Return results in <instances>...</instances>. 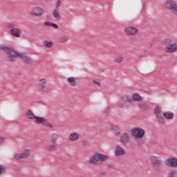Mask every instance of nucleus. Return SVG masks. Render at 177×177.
Returning <instances> with one entry per match:
<instances>
[{
    "label": "nucleus",
    "mask_w": 177,
    "mask_h": 177,
    "mask_svg": "<svg viewBox=\"0 0 177 177\" xmlns=\"http://www.w3.org/2000/svg\"><path fill=\"white\" fill-rule=\"evenodd\" d=\"M26 117L28 120H35V124L45 125L48 128H53L52 123L49 122L46 119L43 117L37 116L31 109H28L26 112Z\"/></svg>",
    "instance_id": "obj_1"
},
{
    "label": "nucleus",
    "mask_w": 177,
    "mask_h": 177,
    "mask_svg": "<svg viewBox=\"0 0 177 177\" xmlns=\"http://www.w3.org/2000/svg\"><path fill=\"white\" fill-rule=\"evenodd\" d=\"M17 57L23 60L24 63L26 64H32V63H34V61H32L31 57H28L27 54L17 53L15 50H12L8 61L13 63V62H16V59H17Z\"/></svg>",
    "instance_id": "obj_2"
},
{
    "label": "nucleus",
    "mask_w": 177,
    "mask_h": 177,
    "mask_svg": "<svg viewBox=\"0 0 177 177\" xmlns=\"http://www.w3.org/2000/svg\"><path fill=\"white\" fill-rule=\"evenodd\" d=\"M107 160H109V156H107V155L95 153L90 158L89 162L93 165H99L100 162H104V161H107Z\"/></svg>",
    "instance_id": "obj_3"
},
{
    "label": "nucleus",
    "mask_w": 177,
    "mask_h": 177,
    "mask_svg": "<svg viewBox=\"0 0 177 177\" xmlns=\"http://www.w3.org/2000/svg\"><path fill=\"white\" fill-rule=\"evenodd\" d=\"M132 98L131 96L124 95L121 97L118 104L120 109H128V107H132Z\"/></svg>",
    "instance_id": "obj_4"
},
{
    "label": "nucleus",
    "mask_w": 177,
    "mask_h": 177,
    "mask_svg": "<svg viewBox=\"0 0 177 177\" xmlns=\"http://www.w3.org/2000/svg\"><path fill=\"white\" fill-rule=\"evenodd\" d=\"M151 162L153 165L155 171H160V168L162 167V160L158 156H151Z\"/></svg>",
    "instance_id": "obj_5"
},
{
    "label": "nucleus",
    "mask_w": 177,
    "mask_h": 177,
    "mask_svg": "<svg viewBox=\"0 0 177 177\" xmlns=\"http://www.w3.org/2000/svg\"><path fill=\"white\" fill-rule=\"evenodd\" d=\"M165 48L167 53H174V52H176L177 46L172 42V40L167 39L165 41Z\"/></svg>",
    "instance_id": "obj_6"
},
{
    "label": "nucleus",
    "mask_w": 177,
    "mask_h": 177,
    "mask_svg": "<svg viewBox=\"0 0 177 177\" xmlns=\"http://www.w3.org/2000/svg\"><path fill=\"white\" fill-rule=\"evenodd\" d=\"M145 133H146V131L140 127H135L131 129V135L132 136H135L136 139L145 138Z\"/></svg>",
    "instance_id": "obj_7"
},
{
    "label": "nucleus",
    "mask_w": 177,
    "mask_h": 177,
    "mask_svg": "<svg viewBox=\"0 0 177 177\" xmlns=\"http://www.w3.org/2000/svg\"><path fill=\"white\" fill-rule=\"evenodd\" d=\"M46 79H41L39 81V89L41 92H49V88L46 86Z\"/></svg>",
    "instance_id": "obj_8"
},
{
    "label": "nucleus",
    "mask_w": 177,
    "mask_h": 177,
    "mask_svg": "<svg viewBox=\"0 0 177 177\" xmlns=\"http://www.w3.org/2000/svg\"><path fill=\"white\" fill-rule=\"evenodd\" d=\"M30 156V150L26 149L22 153L16 154L15 158L16 160H23L27 158Z\"/></svg>",
    "instance_id": "obj_9"
},
{
    "label": "nucleus",
    "mask_w": 177,
    "mask_h": 177,
    "mask_svg": "<svg viewBox=\"0 0 177 177\" xmlns=\"http://www.w3.org/2000/svg\"><path fill=\"white\" fill-rule=\"evenodd\" d=\"M44 12L45 11L44 10V9H42V8L36 7L32 10V16H37V17H41V16H42Z\"/></svg>",
    "instance_id": "obj_10"
},
{
    "label": "nucleus",
    "mask_w": 177,
    "mask_h": 177,
    "mask_svg": "<svg viewBox=\"0 0 177 177\" xmlns=\"http://www.w3.org/2000/svg\"><path fill=\"white\" fill-rule=\"evenodd\" d=\"M165 162L167 167H171V168H177L176 158H169Z\"/></svg>",
    "instance_id": "obj_11"
},
{
    "label": "nucleus",
    "mask_w": 177,
    "mask_h": 177,
    "mask_svg": "<svg viewBox=\"0 0 177 177\" xmlns=\"http://www.w3.org/2000/svg\"><path fill=\"white\" fill-rule=\"evenodd\" d=\"M124 31L128 35H136L138 34V30L133 26H127L124 28Z\"/></svg>",
    "instance_id": "obj_12"
},
{
    "label": "nucleus",
    "mask_w": 177,
    "mask_h": 177,
    "mask_svg": "<svg viewBox=\"0 0 177 177\" xmlns=\"http://www.w3.org/2000/svg\"><path fill=\"white\" fill-rule=\"evenodd\" d=\"M130 141L131 137L129 136V133H124L120 136V142L122 145H127V143H129Z\"/></svg>",
    "instance_id": "obj_13"
},
{
    "label": "nucleus",
    "mask_w": 177,
    "mask_h": 177,
    "mask_svg": "<svg viewBox=\"0 0 177 177\" xmlns=\"http://www.w3.org/2000/svg\"><path fill=\"white\" fill-rule=\"evenodd\" d=\"M125 153H126L125 149H124L120 145L116 146V149L115 150V156H116V157L124 156Z\"/></svg>",
    "instance_id": "obj_14"
},
{
    "label": "nucleus",
    "mask_w": 177,
    "mask_h": 177,
    "mask_svg": "<svg viewBox=\"0 0 177 177\" xmlns=\"http://www.w3.org/2000/svg\"><path fill=\"white\" fill-rule=\"evenodd\" d=\"M10 34L16 38H20V37H21V30L17 28H14L10 30Z\"/></svg>",
    "instance_id": "obj_15"
},
{
    "label": "nucleus",
    "mask_w": 177,
    "mask_h": 177,
    "mask_svg": "<svg viewBox=\"0 0 177 177\" xmlns=\"http://www.w3.org/2000/svg\"><path fill=\"white\" fill-rule=\"evenodd\" d=\"M0 50H4V53H6L7 55L8 59L9 60V58L10 57V55L12 53V49L9 47H6L5 46L0 45Z\"/></svg>",
    "instance_id": "obj_16"
},
{
    "label": "nucleus",
    "mask_w": 177,
    "mask_h": 177,
    "mask_svg": "<svg viewBox=\"0 0 177 177\" xmlns=\"http://www.w3.org/2000/svg\"><path fill=\"white\" fill-rule=\"evenodd\" d=\"M138 107L142 110V111H149L150 110V104L147 102H141L138 104Z\"/></svg>",
    "instance_id": "obj_17"
},
{
    "label": "nucleus",
    "mask_w": 177,
    "mask_h": 177,
    "mask_svg": "<svg viewBox=\"0 0 177 177\" xmlns=\"http://www.w3.org/2000/svg\"><path fill=\"white\" fill-rule=\"evenodd\" d=\"M60 136L59 134L54 133L50 136V143H57V140H59V138Z\"/></svg>",
    "instance_id": "obj_18"
},
{
    "label": "nucleus",
    "mask_w": 177,
    "mask_h": 177,
    "mask_svg": "<svg viewBox=\"0 0 177 177\" xmlns=\"http://www.w3.org/2000/svg\"><path fill=\"white\" fill-rule=\"evenodd\" d=\"M78 139H80V134L78 133H72L68 137L70 142H77Z\"/></svg>",
    "instance_id": "obj_19"
},
{
    "label": "nucleus",
    "mask_w": 177,
    "mask_h": 177,
    "mask_svg": "<svg viewBox=\"0 0 177 177\" xmlns=\"http://www.w3.org/2000/svg\"><path fill=\"white\" fill-rule=\"evenodd\" d=\"M47 150L50 153H53V151H56V150H57V143H50L48 146Z\"/></svg>",
    "instance_id": "obj_20"
},
{
    "label": "nucleus",
    "mask_w": 177,
    "mask_h": 177,
    "mask_svg": "<svg viewBox=\"0 0 177 177\" xmlns=\"http://www.w3.org/2000/svg\"><path fill=\"white\" fill-rule=\"evenodd\" d=\"M53 15L54 16L56 20H60L62 16L60 15V10H59V8H57L54 10L53 12Z\"/></svg>",
    "instance_id": "obj_21"
},
{
    "label": "nucleus",
    "mask_w": 177,
    "mask_h": 177,
    "mask_svg": "<svg viewBox=\"0 0 177 177\" xmlns=\"http://www.w3.org/2000/svg\"><path fill=\"white\" fill-rule=\"evenodd\" d=\"M163 116L167 120H172V118H174V117H175V115L172 112H165L163 113Z\"/></svg>",
    "instance_id": "obj_22"
},
{
    "label": "nucleus",
    "mask_w": 177,
    "mask_h": 177,
    "mask_svg": "<svg viewBox=\"0 0 177 177\" xmlns=\"http://www.w3.org/2000/svg\"><path fill=\"white\" fill-rule=\"evenodd\" d=\"M154 114L156 117H157L158 115H161L162 114V109H161V106H157L154 109Z\"/></svg>",
    "instance_id": "obj_23"
},
{
    "label": "nucleus",
    "mask_w": 177,
    "mask_h": 177,
    "mask_svg": "<svg viewBox=\"0 0 177 177\" xmlns=\"http://www.w3.org/2000/svg\"><path fill=\"white\" fill-rule=\"evenodd\" d=\"M66 81L71 86H75V85H77V81L74 77H69Z\"/></svg>",
    "instance_id": "obj_24"
},
{
    "label": "nucleus",
    "mask_w": 177,
    "mask_h": 177,
    "mask_svg": "<svg viewBox=\"0 0 177 177\" xmlns=\"http://www.w3.org/2000/svg\"><path fill=\"white\" fill-rule=\"evenodd\" d=\"M133 100H135V102H142L143 98L142 97V96H140V95L138 93H134L133 95Z\"/></svg>",
    "instance_id": "obj_25"
},
{
    "label": "nucleus",
    "mask_w": 177,
    "mask_h": 177,
    "mask_svg": "<svg viewBox=\"0 0 177 177\" xmlns=\"http://www.w3.org/2000/svg\"><path fill=\"white\" fill-rule=\"evenodd\" d=\"M111 131L114 135L118 136L121 132L120 131V127L117 126H113L111 129Z\"/></svg>",
    "instance_id": "obj_26"
},
{
    "label": "nucleus",
    "mask_w": 177,
    "mask_h": 177,
    "mask_svg": "<svg viewBox=\"0 0 177 177\" xmlns=\"http://www.w3.org/2000/svg\"><path fill=\"white\" fill-rule=\"evenodd\" d=\"M156 119L160 122V124H165V119L162 116V115H158V116H156Z\"/></svg>",
    "instance_id": "obj_27"
},
{
    "label": "nucleus",
    "mask_w": 177,
    "mask_h": 177,
    "mask_svg": "<svg viewBox=\"0 0 177 177\" xmlns=\"http://www.w3.org/2000/svg\"><path fill=\"white\" fill-rule=\"evenodd\" d=\"M45 48H52V46H53V42L52 41H48L47 40H45L44 42H43Z\"/></svg>",
    "instance_id": "obj_28"
},
{
    "label": "nucleus",
    "mask_w": 177,
    "mask_h": 177,
    "mask_svg": "<svg viewBox=\"0 0 177 177\" xmlns=\"http://www.w3.org/2000/svg\"><path fill=\"white\" fill-rule=\"evenodd\" d=\"M68 37L63 36L59 39V42L60 44H64V42H68Z\"/></svg>",
    "instance_id": "obj_29"
},
{
    "label": "nucleus",
    "mask_w": 177,
    "mask_h": 177,
    "mask_svg": "<svg viewBox=\"0 0 177 177\" xmlns=\"http://www.w3.org/2000/svg\"><path fill=\"white\" fill-rule=\"evenodd\" d=\"M6 172V166L3 165H0V175L5 174Z\"/></svg>",
    "instance_id": "obj_30"
},
{
    "label": "nucleus",
    "mask_w": 177,
    "mask_h": 177,
    "mask_svg": "<svg viewBox=\"0 0 177 177\" xmlns=\"http://www.w3.org/2000/svg\"><path fill=\"white\" fill-rule=\"evenodd\" d=\"M122 59H123L122 57H120V56L116 57L115 63H118V64L122 63Z\"/></svg>",
    "instance_id": "obj_31"
},
{
    "label": "nucleus",
    "mask_w": 177,
    "mask_h": 177,
    "mask_svg": "<svg viewBox=\"0 0 177 177\" xmlns=\"http://www.w3.org/2000/svg\"><path fill=\"white\" fill-rule=\"evenodd\" d=\"M175 175H176V171L171 170L168 175V177H175Z\"/></svg>",
    "instance_id": "obj_32"
},
{
    "label": "nucleus",
    "mask_w": 177,
    "mask_h": 177,
    "mask_svg": "<svg viewBox=\"0 0 177 177\" xmlns=\"http://www.w3.org/2000/svg\"><path fill=\"white\" fill-rule=\"evenodd\" d=\"M5 143V138L2 136H0V147Z\"/></svg>",
    "instance_id": "obj_33"
},
{
    "label": "nucleus",
    "mask_w": 177,
    "mask_h": 177,
    "mask_svg": "<svg viewBox=\"0 0 177 177\" xmlns=\"http://www.w3.org/2000/svg\"><path fill=\"white\" fill-rule=\"evenodd\" d=\"M51 27H53L54 28H55L56 30H57V28H59V25L56 24H51Z\"/></svg>",
    "instance_id": "obj_34"
},
{
    "label": "nucleus",
    "mask_w": 177,
    "mask_h": 177,
    "mask_svg": "<svg viewBox=\"0 0 177 177\" xmlns=\"http://www.w3.org/2000/svg\"><path fill=\"white\" fill-rule=\"evenodd\" d=\"M45 26H47L48 27H52V22L46 21L44 23Z\"/></svg>",
    "instance_id": "obj_35"
},
{
    "label": "nucleus",
    "mask_w": 177,
    "mask_h": 177,
    "mask_svg": "<svg viewBox=\"0 0 177 177\" xmlns=\"http://www.w3.org/2000/svg\"><path fill=\"white\" fill-rule=\"evenodd\" d=\"M93 82L95 85H97L98 86H100V85H101L100 82H99V81L93 80Z\"/></svg>",
    "instance_id": "obj_36"
},
{
    "label": "nucleus",
    "mask_w": 177,
    "mask_h": 177,
    "mask_svg": "<svg viewBox=\"0 0 177 177\" xmlns=\"http://www.w3.org/2000/svg\"><path fill=\"white\" fill-rule=\"evenodd\" d=\"M82 143L83 146H88V142L86 140H83Z\"/></svg>",
    "instance_id": "obj_37"
},
{
    "label": "nucleus",
    "mask_w": 177,
    "mask_h": 177,
    "mask_svg": "<svg viewBox=\"0 0 177 177\" xmlns=\"http://www.w3.org/2000/svg\"><path fill=\"white\" fill-rule=\"evenodd\" d=\"M100 175H106V172H104H104H101Z\"/></svg>",
    "instance_id": "obj_38"
}]
</instances>
